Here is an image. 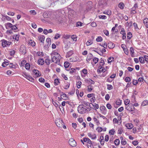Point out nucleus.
<instances>
[{
  "label": "nucleus",
  "instance_id": "60",
  "mask_svg": "<svg viewBox=\"0 0 148 148\" xmlns=\"http://www.w3.org/2000/svg\"><path fill=\"white\" fill-rule=\"evenodd\" d=\"M109 138V136L108 135H106L105 137V140L106 141H108Z\"/></svg>",
  "mask_w": 148,
  "mask_h": 148
},
{
  "label": "nucleus",
  "instance_id": "36",
  "mask_svg": "<svg viewBox=\"0 0 148 148\" xmlns=\"http://www.w3.org/2000/svg\"><path fill=\"white\" fill-rule=\"evenodd\" d=\"M96 130L98 132H100L102 131L103 128L101 127H99L96 128Z\"/></svg>",
  "mask_w": 148,
  "mask_h": 148
},
{
  "label": "nucleus",
  "instance_id": "61",
  "mask_svg": "<svg viewBox=\"0 0 148 148\" xmlns=\"http://www.w3.org/2000/svg\"><path fill=\"white\" fill-rule=\"evenodd\" d=\"M121 144L123 145H125L127 143V142L125 140H122L121 141Z\"/></svg>",
  "mask_w": 148,
  "mask_h": 148
},
{
  "label": "nucleus",
  "instance_id": "5",
  "mask_svg": "<svg viewBox=\"0 0 148 148\" xmlns=\"http://www.w3.org/2000/svg\"><path fill=\"white\" fill-rule=\"evenodd\" d=\"M61 18L59 15H54L52 18V20L53 21L58 22L60 21V20H61Z\"/></svg>",
  "mask_w": 148,
  "mask_h": 148
},
{
  "label": "nucleus",
  "instance_id": "48",
  "mask_svg": "<svg viewBox=\"0 0 148 148\" xmlns=\"http://www.w3.org/2000/svg\"><path fill=\"white\" fill-rule=\"evenodd\" d=\"M130 101L128 99H126L124 101V103L125 105H128L130 103Z\"/></svg>",
  "mask_w": 148,
  "mask_h": 148
},
{
  "label": "nucleus",
  "instance_id": "62",
  "mask_svg": "<svg viewBox=\"0 0 148 148\" xmlns=\"http://www.w3.org/2000/svg\"><path fill=\"white\" fill-rule=\"evenodd\" d=\"M9 67L11 68H15V65H14L12 63H10L9 64Z\"/></svg>",
  "mask_w": 148,
  "mask_h": 148
},
{
  "label": "nucleus",
  "instance_id": "6",
  "mask_svg": "<svg viewBox=\"0 0 148 148\" xmlns=\"http://www.w3.org/2000/svg\"><path fill=\"white\" fill-rule=\"evenodd\" d=\"M125 109L128 111H132L134 109V107L132 104H130L126 107Z\"/></svg>",
  "mask_w": 148,
  "mask_h": 148
},
{
  "label": "nucleus",
  "instance_id": "27",
  "mask_svg": "<svg viewBox=\"0 0 148 148\" xmlns=\"http://www.w3.org/2000/svg\"><path fill=\"white\" fill-rule=\"evenodd\" d=\"M124 6V4L122 3H120L118 5L119 7L121 9H123Z\"/></svg>",
  "mask_w": 148,
  "mask_h": 148
},
{
  "label": "nucleus",
  "instance_id": "30",
  "mask_svg": "<svg viewBox=\"0 0 148 148\" xmlns=\"http://www.w3.org/2000/svg\"><path fill=\"white\" fill-rule=\"evenodd\" d=\"M120 143V140L119 139H116L114 141V144L116 145H119Z\"/></svg>",
  "mask_w": 148,
  "mask_h": 148
},
{
  "label": "nucleus",
  "instance_id": "57",
  "mask_svg": "<svg viewBox=\"0 0 148 148\" xmlns=\"http://www.w3.org/2000/svg\"><path fill=\"white\" fill-rule=\"evenodd\" d=\"M47 42L48 43V44H50L51 43V39L50 38H47L46 40Z\"/></svg>",
  "mask_w": 148,
  "mask_h": 148
},
{
  "label": "nucleus",
  "instance_id": "58",
  "mask_svg": "<svg viewBox=\"0 0 148 148\" xmlns=\"http://www.w3.org/2000/svg\"><path fill=\"white\" fill-rule=\"evenodd\" d=\"M82 23L80 22H78L76 23L77 27L81 26L82 25Z\"/></svg>",
  "mask_w": 148,
  "mask_h": 148
},
{
  "label": "nucleus",
  "instance_id": "34",
  "mask_svg": "<svg viewBox=\"0 0 148 148\" xmlns=\"http://www.w3.org/2000/svg\"><path fill=\"white\" fill-rule=\"evenodd\" d=\"M99 61V59L95 57L94 58L93 60V61L94 62V63L96 64Z\"/></svg>",
  "mask_w": 148,
  "mask_h": 148
},
{
  "label": "nucleus",
  "instance_id": "4",
  "mask_svg": "<svg viewBox=\"0 0 148 148\" xmlns=\"http://www.w3.org/2000/svg\"><path fill=\"white\" fill-rule=\"evenodd\" d=\"M69 145L72 147H75L76 146V143L73 138H70L69 140Z\"/></svg>",
  "mask_w": 148,
  "mask_h": 148
},
{
  "label": "nucleus",
  "instance_id": "14",
  "mask_svg": "<svg viewBox=\"0 0 148 148\" xmlns=\"http://www.w3.org/2000/svg\"><path fill=\"white\" fill-rule=\"evenodd\" d=\"M39 40L42 43H44L45 36L43 35L40 36H38Z\"/></svg>",
  "mask_w": 148,
  "mask_h": 148
},
{
  "label": "nucleus",
  "instance_id": "13",
  "mask_svg": "<svg viewBox=\"0 0 148 148\" xmlns=\"http://www.w3.org/2000/svg\"><path fill=\"white\" fill-rule=\"evenodd\" d=\"M5 27L7 29H8L9 28H12L13 27L12 25L9 23H8L5 24Z\"/></svg>",
  "mask_w": 148,
  "mask_h": 148
},
{
  "label": "nucleus",
  "instance_id": "40",
  "mask_svg": "<svg viewBox=\"0 0 148 148\" xmlns=\"http://www.w3.org/2000/svg\"><path fill=\"white\" fill-rule=\"evenodd\" d=\"M123 50L124 51L126 55H128V54L129 52L128 50V49L126 48H123Z\"/></svg>",
  "mask_w": 148,
  "mask_h": 148
},
{
  "label": "nucleus",
  "instance_id": "50",
  "mask_svg": "<svg viewBox=\"0 0 148 148\" xmlns=\"http://www.w3.org/2000/svg\"><path fill=\"white\" fill-rule=\"evenodd\" d=\"M131 78L129 77H126L125 79V81L126 82H129L131 81Z\"/></svg>",
  "mask_w": 148,
  "mask_h": 148
},
{
  "label": "nucleus",
  "instance_id": "51",
  "mask_svg": "<svg viewBox=\"0 0 148 148\" xmlns=\"http://www.w3.org/2000/svg\"><path fill=\"white\" fill-rule=\"evenodd\" d=\"M59 83V81L58 79H55V85H58Z\"/></svg>",
  "mask_w": 148,
  "mask_h": 148
},
{
  "label": "nucleus",
  "instance_id": "2",
  "mask_svg": "<svg viewBox=\"0 0 148 148\" xmlns=\"http://www.w3.org/2000/svg\"><path fill=\"white\" fill-rule=\"evenodd\" d=\"M51 60L52 62H54L58 64H59L60 62V56H53L51 57Z\"/></svg>",
  "mask_w": 148,
  "mask_h": 148
},
{
  "label": "nucleus",
  "instance_id": "44",
  "mask_svg": "<svg viewBox=\"0 0 148 148\" xmlns=\"http://www.w3.org/2000/svg\"><path fill=\"white\" fill-rule=\"evenodd\" d=\"M27 79L32 82H33L34 80V79L30 75L28 76Z\"/></svg>",
  "mask_w": 148,
  "mask_h": 148
},
{
  "label": "nucleus",
  "instance_id": "10",
  "mask_svg": "<svg viewBox=\"0 0 148 148\" xmlns=\"http://www.w3.org/2000/svg\"><path fill=\"white\" fill-rule=\"evenodd\" d=\"M88 136L92 139H95L96 138L97 136L95 134L92 135L91 133H89L88 134Z\"/></svg>",
  "mask_w": 148,
  "mask_h": 148
},
{
  "label": "nucleus",
  "instance_id": "52",
  "mask_svg": "<svg viewBox=\"0 0 148 148\" xmlns=\"http://www.w3.org/2000/svg\"><path fill=\"white\" fill-rule=\"evenodd\" d=\"M100 45L101 46L103 47L105 49H106L107 48V45H108V44L107 45V43H106V42H105L104 43V44H103V45H101L100 44Z\"/></svg>",
  "mask_w": 148,
  "mask_h": 148
},
{
  "label": "nucleus",
  "instance_id": "12",
  "mask_svg": "<svg viewBox=\"0 0 148 148\" xmlns=\"http://www.w3.org/2000/svg\"><path fill=\"white\" fill-rule=\"evenodd\" d=\"M73 51L71 50L66 53V58H69L73 54Z\"/></svg>",
  "mask_w": 148,
  "mask_h": 148
},
{
  "label": "nucleus",
  "instance_id": "35",
  "mask_svg": "<svg viewBox=\"0 0 148 148\" xmlns=\"http://www.w3.org/2000/svg\"><path fill=\"white\" fill-rule=\"evenodd\" d=\"M133 25L134 26V29L136 30H137L139 29V28L138 27L136 23H133Z\"/></svg>",
  "mask_w": 148,
  "mask_h": 148
},
{
  "label": "nucleus",
  "instance_id": "63",
  "mask_svg": "<svg viewBox=\"0 0 148 148\" xmlns=\"http://www.w3.org/2000/svg\"><path fill=\"white\" fill-rule=\"evenodd\" d=\"M30 12L31 14L33 15H35L36 14V12L34 10H30Z\"/></svg>",
  "mask_w": 148,
  "mask_h": 148
},
{
  "label": "nucleus",
  "instance_id": "3",
  "mask_svg": "<svg viewBox=\"0 0 148 148\" xmlns=\"http://www.w3.org/2000/svg\"><path fill=\"white\" fill-rule=\"evenodd\" d=\"M55 123L58 127L60 128L62 127L63 122L59 118H57L56 120Z\"/></svg>",
  "mask_w": 148,
  "mask_h": 148
},
{
  "label": "nucleus",
  "instance_id": "11",
  "mask_svg": "<svg viewBox=\"0 0 148 148\" xmlns=\"http://www.w3.org/2000/svg\"><path fill=\"white\" fill-rule=\"evenodd\" d=\"M108 47L110 49H112L114 48L115 45L114 44L111 42H110L108 43Z\"/></svg>",
  "mask_w": 148,
  "mask_h": 148
},
{
  "label": "nucleus",
  "instance_id": "55",
  "mask_svg": "<svg viewBox=\"0 0 148 148\" xmlns=\"http://www.w3.org/2000/svg\"><path fill=\"white\" fill-rule=\"evenodd\" d=\"M39 81L40 82H45V80L43 78L40 77L39 79Z\"/></svg>",
  "mask_w": 148,
  "mask_h": 148
},
{
  "label": "nucleus",
  "instance_id": "45",
  "mask_svg": "<svg viewBox=\"0 0 148 148\" xmlns=\"http://www.w3.org/2000/svg\"><path fill=\"white\" fill-rule=\"evenodd\" d=\"M148 104V101L147 100L144 101H143L142 104L143 106H145L147 105Z\"/></svg>",
  "mask_w": 148,
  "mask_h": 148
},
{
  "label": "nucleus",
  "instance_id": "18",
  "mask_svg": "<svg viewBox=\"0 0 148 148\" xmlns=\"http://www.w3.org/2000/svg\"><path fill=\"white\" fill-rule=\"evenodd\" d=\"M38 63L39 65H42L44 63V61L42 58L39 59L38 60Z\"/></svg>",
  "mask_w": 148,
  "mask_h": 148
},
{
  "label": "nucleus",
  "instance_id": "42",
  "mask_svg": "<svg viewBox=\"0 0 148 148\" xmlns=\"http://www.w3.org/2000/svg\"><path fill=\"white\" fill-rule=\"evenodd\" d=\"M30 67V65L29 64L27 63L25 64V68L26 69L28 70Z\"/></svg>",
  "mask_w": 148,
  "mask_h": 148
},
{
  "label": "nucleus",
  "instance_id": "15",
  "mask_svg": "<svg viewBox=\"0 0 148 148\" xmlns=\"http://www.w3.org/2000/svg\"><path fill=\"white\" fill-rule=\"evenodd\" d=\"M33 71L34 73L35 74V75H36L37 76L39 77L40 76L41 74L39 73V71L38 70L36 69H34Z\"/></svg>",
  "mask_w": 148,
  "mask_h": 148
},
{
  "label": "nucleus",
  "instance_id": "49",
  "mask_svg": "<svg viewBox=\"0 0 148 148\" xmlns=\"http://www.w3.org/2000/svg\"><path fill=\"white\" fill-rule=\"evenodd\" d=\"M15 53V51L14 50H12L10 51V54L11 56H13Z\"/></svg>",
  "mask_w": 148,
  "mask_h": 148
},
{
  "label": "nucleus",
  "instance_id": "46",
  "mask_svg": "<svg viewBox=\"0 0 148 148\" xmlns=\"http://www.w3.org/2000/svg\"><path fill=\"white\" fill-rule=\"evenodd\" d=\"M103 32L107 36L109 35V32L108 31L106 30H104L103 31Z\"/></svg>",
  "mask_w": 148,
  "mask_h": 148
},
{
  "label": "nucleus",
  "instance_id": "37",
  "mask_svg": "<svg viewBox=\"0 0 148 148\" xmlns=\"http://www.w3.org/2000/svg\"><path fill=\"white\" fill-rule=\"evenodd\" d=\"M103 13L110 15L111 14V12L110 11H107L104 12Z\"/></svg>",
  "mask_w": 148,
  "mask_h": 148
},
{
  "label": "nucleus",
  "instance_id": "1",
  "mask_svg": "<svg viewBox=\"0 0 148 148\" xmlns=\"http://www.w3.org/2000/svg\"><path fill=\"white\" fill-rule=\"evenodd\" d=\"M86 110V109L85 108L83 105H79L78 107V111L81 114L85 113Z\"/></svg>",
  "mask_w": 148,
  "mask_h": 148
},
{
  "label": "nucleus",
  "instance_id": "22",
  "mask_svg": "<svg viewBox=\"0 0 148 148\" xmlns=\"http://www.w3.org/2000/svg\"><path fill=\"white\" fill-rule=\"evenodd\" d=\"M139 59L140 62L141 63L144 64L145 63V60L143 59V57H140L139 58Z\"/></svg>",
  "mask_w": 148,
  "mask_h": 148
},
{
  "label": "nucleus",
  "instance_id": "24",
  "mask_svg": "<svg viewBox=\"0 0 148 148\" xmlns=\"http://www.w3.org/2000/svg\"><path fill=\"white\" fill-rule=\"evenodd\" d=\"M114 59V58L113 57H109L108 60V63H110L112 62L113 61Z\"/></svg>",
  "mask_w": 148,
  "mask_h": 148
},
{
  "label": "nucleus",
  "instance_id": "43",
  "mask_svg": "<svg viewBox=\"0 0 148 148\" xmlns=\"http://www.w3.org/2000/svg\"><path fill=\"white\" fill-rule=\"evenodd\" d=\"M50 60H49V59H47L45 60V63L47 65H49L50 64Z\"/></svg>",
  "mask_w": 148,
  "mask_h": 148
},
{
  "label": "nucleus",
  "instance_id": "56",
  "mask_svg": "<svg viewBox=\"0 0 148 148\" xmlns=\"http://www.w3.org/2000/svg\"><path fill=\"white\" fill-rule=\"evenodd\" d=\"M107 108L109 109H110L112 108V106L110 103H107L106 105Z\"/></svg>",
  "mask_w": 148,
  "mask_h": 148
},
{
  "label": "nucleus",
  "instance_id": "8",
  "mask_svg": "<svg viewBox=\"0 0 148 148\" xmlns=\"http://www.w3.org/2000/svg\"><path fill=\"white\" fill-rule=\"evenodd\" d=\"M98 4L99 5H102L103 7L106 5V2L105 0H99Z\"/></svg>",
  "mask_w": 148,
  "mask_h": 148
},
{
  "label": "nucleus",
  "instance_id": "9",
  "mask_svg": "<svg viewBox=\"0 0 148 148\" xmlns=\"http://www.w3.org/2000/svg\"><path fill=\"white\" fill-rule=\"evenodd\" d=\"M120 33L123 35L122 38L123 39H125L126 38V34L124 28H122Z\"/></svg>",
  "mask_w": 148,
  "mask_h": 148
},
{
  "label": "nucleus",
  "instance_id": "32",
  "mask_svg": "<svg viewBox=\"0 0 148 148\" xmlns=\"http://www.w3.org/2000/svg\"><path fill=\"white\" fill-rule=\"evenodd\" d=\"M100 60L101 61L100 62V66L101 67L104 64V61L103 60H102V58H101Z\"/></svg>",
  "mask_w": 148,
  "mask_h": 148
},
{
  "label": "nucleus",
  "instance_id": "23",
  "mask_svg": "<svg viewBox=\"0 0 148 148\" xmlns=\"http://www.w3.org/2000/svg\"><path fill=\"white\" fill-rule=\"evenodd\" d=\"M13 38L14 39L18 41L19 40V35L17 34L14 35L13 36Z\"/></svg>",
  "mask_w": 148,
  "mask_h": 148
},
{
  "label": "nucleus",
  "instance_id": "17",
  "mask_svg": "<svg viewBox=\"0 0 148 148\" xmlns=\"http://www.w3.org/2000/svg\"><path fill=\"white\" fill-rule=\"evenodd\" d=\"M130 52L131 56L132 57H134V50L132 47H130Z\"/></svg>",
  "mask_w": 148,
  "mask_h": 148
},
{
  "label": "nucleus",
  "instance_id": "64",
  "mask_svg": "<svg viewBox=\"0 0 148 148\" xmlns=\"http://www.w3.org/2000/svg\"><path fill=\"white\" fill-rule=\"evenodd\" d=\"M144 58L145 61L148 62V56H147L145 55L144 56Z\"/></svg>",
  "mask_w": 148,
  "mask_h": 148
},
{
  "label": "nucleus",
  "instance_id": "47",
  "mask_svg": "<svg viewBox=\"0 0 148 148\" xmlns=\"http://www.w3.org/2000/svg\"><path fill=\"white\" fill-rule=\"evenodd\" d=\"M114 129H112L111 130H110L109 132V133L112 135H113L114 134Z\"/></svg>",
  "mask_w": 148,
  "mask_h": 148
},
{
  "label": "nucleus",
  "instance_id": "41",
  "mask_svg": "<svg viewBox=\"0 0 148 148\" xmlns=\"http://www.w3.org/2000/svg\"><path fill=\"white\" fill-rule=\"evenodd\" d=\"M107 89L108 90H111L113 88V87L111 85L108 84L107 85Z\"/></svg>",
  "mask_w": 148,
  "mask_h": 148
},
{
  "label": "nucleus",
  "instance_id": "20",
  "mask_svg": "<svg viewBox=\"0 0 148 148\" xmlns=\"http://www.w3.org/2000/svg\"><path fill=\"white\" fill-rule=\"evenodd\" d=\"M71 62H76L79 60V58L77 57H74L72 58H70Z\"/></svg>",
  "mask_w": 148,
  "mask_h": 148
},
{
  "label": "nucleus",
  "instance_id": "19",
  "mask_svg": "<svg viewBox=\"0 0 148 148\" xmlns=\"http://www.w3.org/2000/svg\"><path fill=\"white\" fill-rule=\"evenodd\" d=\"M51 57L56 56H60V55L57 52H53L51 54Z\"/></svg>",
  "mask_w": 148,
  "mask_h": 148
},
{
  "label": "nucleus",
  "instance_id": "26",
  "mask_svg": "<svg viewBox=\"0 0 148 148\" xmlns=\"http://www.w3.org/2000/svg\"><path fill=\"white\" fill-rule=\"evenodd\" d=\"M126 126L128 128L131 129L133 127V125L132 124H126Z\"/></svg>",
  "mask_w": 148,
  "mask_h": 148
},
{
  "label": "nucleus",
  "instance_id": "7",
  "mask_svg": "<svg viewBox=\"0 0 148 148\" xmlns=\"http://www.w3.org/2000/svg\"><path fill=\"white\" fill-rule=\"evenodd\" d=\"M20 51L22 53H24V54L26 53V47L24 45H22L21 46L20 49Z\"/></svg>",
  "mask_w": 148,
  "mask_h": 148
},
{
  "label": "nucleus",
  "instance_id": "54",
  "mask_svg": "<svg viewBox=\"0 0 148 148\" xmlns=\"http://www.w3.org/2000/svg\"><path fill=\"white\" fill-rule=\"evenodd\" d=\"M110 98V97L108 94H107L105 96V98L106 100H108Z\"/></svg>",
  "mask_w": 148,
  "mask_h": 148
},
{
  "label": "nucleus",
  "instance_id": "25",
  "mask_svg": "<svg viewBox=\"0 0 148 148\" xmlns=\"http://www.w3.org/2000/svg\"><path fill=\"white\" fill-rule=\"evenodd\" d=\"M7 43V40H2V45L3 47H6V45H5V43Z\"/></svg>",
  "mask_w": 148,
  "mask_h": 148
},
{
  "label": "nucleus",
  "instance_id": "21",
  "mask_svg": "<svg viewBox=\"0 0 148 148\" xmlns=\"http://www.w3.org/2000/svg\"><path fill=\"white\" fill-rule=\"evenodd\" d=\"M106 71V69H103L101 67L98 69V71H99V73H100L101 72H104Z\"/></svg>",
  "mask_w": 148,
  "mask_h": 148
},
{
  "label": "nucleus",
  "instance_id": "16",
  "mask_svg": "<svg viewBox=\"0 0 148 148\" xmlns=\"http://www.w3.org/2000/svg\"><path fill=\"white\" fill-rule=\"evenodd\" d=\"M143 23L146 27L148 28V18H146L144 19L143 20Z\"/></svg>",
  "mask_w": 148,
  "mask_h": 148
},
{
  "label": "nucleus",
  "instance_id": "28",
  "mask_svg": "<svg viewBox=\"0 0 148 148\" xmlns=\"http://www.w3.org/2000/svg\"><path fill=\"white\" fill-rule=\"evenodd\" d=\"M62 93L63 94L61 95V97L62 96V99H63L64 100L66 99V94L65 93H63V92H62Z\"/></svg>",
  "mask_w": 148,
  "mask_h": 148
},
{
  "label": "nucleus",
  "instance_id": "31",
  "mask_svg": "<svg viewBox=\"0 0 148 148\" xmlns=\"http://www.w3.org/2000/svg\"><path fill=\"white\" fill-rule=\"evenodd\" d=\"M82 82L81 81H78L76 84V85L77 86V87L78 88H79L80 87V86L82 84Z\"/></svg>",
  "mask_w": 148,
  "mask_h": 148
},
{
  "label": "nucleus",
  "instance_id": "29",
  "mask_svg": "<svg viewBox=\"0 0 148 148\" xmlns=\"http://www.w3.org/2000/svg\"><path fill=\"white\" fill-rule=\"evenodd\" d=\"M102 40V38L100 36H98L97 38L96 39V40L98 42H101Z\"/></svg>",
  "mask_w": 148,
  "mask_h": 148
},
{
  "label": "nucleus",
  "instance_id": "53",
  "mask_svg": "<svg viewBox=\"0 0 148 148\" xmlns=\"http://www.w3.org/2000/svg\"><path fill=\"white\" fill-rule=\"evenodd\" d=\"M37 55L38 56H44V54L42 52H38L37 53Z\"/></svg>",
  "mask_w": 148,
  "mask_h": 148
},
{
  "label": "nucleus",
  "instance_id": "33",
  "mask_svg": "<svg viewBox=\"0 0 148 148\" xmlns=\"http://www.w3.org/2000/svg\"><path fill=\"white\" fill-rule=\"evenodd\" d=\"M132 34L131 32H129L127 34V37L129 39H130L132 37Z\"/></svg>",
  "mask_w": 148,
  "mask_h": 148
},
{
  "label": "nucleus",
  "instance_id": "38",
  "mask_svg": "<svg viewBox=\"0 0 148 148\" xmlns=\"http://www.w3.org/2000/svg\"><path fill=\"white\" fill-rule=\"evenodd\" d=\"M69 65V62H65L64 63V66L65 68H68Z\"/></svg>",
  "mask_w": 148,
  "mask_h": 148
},
{
  "label": "nucleus",
  "instance_id": "59",
  "mask_svg": "<svg viewBox=\"0 0 148 148\" xmlns=\"http://www.w3.org/2000/svg\"><path fill=\"white\" fill-rule=\"evenodd\" d=\"M91 25L92 27H95L97 26V24L96 23L93 22L91 24Z\"/></svg>",
  "mask_w": 148,
  "mask_h": 148
},
{
  "label": "nucleus",
  "instance_id": "39",
  "mask_svg": "<svg viewBox=\"0 0 148 148\" xmlns=\"http://www.w3.org/2000/svg\"><path fill=\"white\" fill-rule=\"evenodd\" d=\"M99 17L100 18L103 19H106L107 18L106 16L105 15H99Z\"/></svg>",
  "mask_w": 148,
  "mask_h": 148
}]
</instances>
